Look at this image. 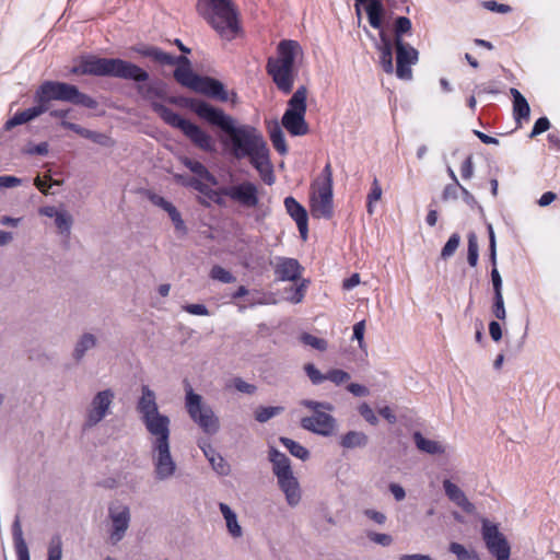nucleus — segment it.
<instances>
[{
  "label": "nucleus",
  "mask_w": 560,
  "mask_h": 560,
  "mask_svg": "<svg viewBox=\"0 0 560 560\" xmlns=\"http://www.w3.org/2000/svg\"><path fill=\"white\" fill-rule=\"evenodd\" d=\"M363 515L378 525H384L387 520L383 512L373 509H365L363 511Z\"/></svg>",
  "instance_id": "nucleus-60"
},
{
  "label": "nucleus",
  "mask_w": 560,
  "mask_h": 560,
  "mask_svg": "<svg viewBox=\"0 0 560 560\" xmlns=\"http://www.w3.org/2000/svg\"><path fill=\"white\" fill-rule=\"evenodd\" d=\"M460 243V237L458 234H453L444 245L441 252V257L443 259H447L454 255L456 249L458 248Z\"/></svg>",
  "instance_id": "nucleus-48"
},
{
  "label": "nucleus",
  "mask_w": 560,
  "mask_h": 560,
  "mask_svg": "<svg viewBox=\"0 0 560 560\" xmlns=\"http://www.w3.org/2000/svg\"><path fill=\"white\" fill-rule=\"evenodd\" d=\"M150 201L156 206L162 208L164 211H166L168 214L176 210L175 206H173L170 201H167L165 198L159 195H151L149 197Z\"/></svg>",
  "instance_id": "nucleus-55"
},
{
  "label": "nucleus",
  "mask_w": 560,
  "mask_h": 560,
  "mask_svg": "<svg viewBox=\"0 0 560 560\" xmlns=\"http://www.w3.org/2000/svg\"><path fill=\"white\" fill-rule=\"evenodd\" d=\"M197 444L208 460H210V458L214 457L218 454L207 439H199Z\"/></svg>",
  "instance_id": "nucleus-62"
},
{
  "label": "nucleus",
  "mask_w": 560,
  "mask_h": 560,
  "mask_svg": "<svg viewBox=\"0 0 560 560\" xmlns=\"http://www.w3.org/2000/svg\"><path fill=\"white\" fill-rule=\"evenodd\" d=\"M510 93L513 96V113L515 119L517 121H520L521 119H527L530 113L528 102L517 89L512 88L510 90Z\"/></svg>",
  "instance_id": "nucleus-30"
},
{
  "label": "nucleus",
  "mask_w": 560,
  "mask_h": 560,
  "mask_svg": "<svg viewBox=\"0 0 560 560\" xmlns=\"http://www.w3.org/2000/svg\"><path fill=\"white\" fill-rule=\"evenodd\" d=\"M378 49L381 51L380 55V63L383 70L387 73H393L394 65H393V51H392V43L389 38L381 33V42L378 45Z\"/></svg>",
  "instance_id": "nucleus-29"
},
{
  "label": "nucleus",
  "mask_w": 560,
  "mask_h": 560,
  "mask_svg": "<svg viewBox=\"0 0 560 560\" xmlns=\"http://www.w3.org/2000/svg\"><path fill=\"white\" fill-rule=\"evenodd\" d=\"M180 162L192 172L201 182L205 180L211 185H215V177L206 168V166L199 161L191 160L187 156L180 158Z\"/></svg>",
  "instance_id": "nucleus-27"
},
{
  "label": "nucleus",
  "mask_w": 560,
  "mask_h": 560,
  "mask_svg": "<svg viewBox=\"0 0 560 560\" xmlns=\"http://www.w3.org/2000/svg\"><path fill=\"white\" fill-rule=\"evenodd\" d=\"M413 441L419 451L430 454H443L445 452L444 446L434 440L424 438L420 432L413 434Z\"/></svg>",
  "instance_id": "nucleus-32"
},
{
  "label": "nucleus",
  "mask_w": 560,
  "mask_h": 560,
  "mask_svg": "<svg viewBox=\"0 0 560 560\" xmlns=\"http://www.w3.org/2000/svg\"><path fill=\"white\" fill-rule=\"evenodd\" d=\"M197 11L223 39H233L241 30L232 0H198Z\"/></svg>",
  "instance_id": "nucleus-5"
},
{
  "label": "nucleus",
  "mask_w": 560,
  "mask_h": 560,
  "mask_svg": "<svg viewBox=\"0 0 560 560\" xmlns=\"http://www.w3.org/2000/svg\"><path fill=\"white\" fill-rule=\"evenodd\" d=\"M270 139H271V142H272L275 149L279 153L285 154L288 152V147H287L285 139H284V133H283V131L281 130V128L278 125H276L270 130Z\"/></svg>",
  "instance_id": "nucleus-40"
},
{
  "label": "nucleus",
  "mask_w": 560,
  "mask_h": 560,
  "mask_svg": "<svg viewBox=\"0 0 560 560\" xmlns=\"http://www.w3.org/2000/svg\"><path fill=\"white\" fill-rule=\"evenodd\" d=\"M210 277L213 280H218L222 283H232L235 281V277L230 271H228L226 269L219 265L212 267L210 271Z\"/></svg>",
  "instance_id": "nucleus-43"
},
{
  "label": "nucleus",
  "mask_w": 560,
  "mask_h": 560,
  "mask_svg": "<svg viewBox=\"0 0 560 560\" xmlns=\"http://www.w3.org/2000/svg\"><path fill=\"white\" fill-rule=\"evenodd\" d=\"M410 28H411L410 20L406 16H399L396 20V25H395L396 38H398V37L401 38V35L404 33L409 32Z\"/></svg>",
  "instance_id": "nucleus-59"
},
{
  "label": "nucleus",
  "mask_w": 560,
  "mask_h": 560,
  "mask_svg": "<svg viewBox=\"0 0 560 560\" xmlns=\"http://www.w3.org/2000/svg\"><path fill=\"white\" fill-rule=\"evenodd\" d=\"M306 95V88L300 86L290 98L289 107L282 116V126L294 137L304 136L308 132V126L305 121Z\"/></svg>",
  "instance_id": "nucleus-8"
},
{
  "label": "nucleus",
  "mask_w": 560,
  "mask_h": 560,
  "mask_svg": "<svg viewBox=\"0 0 560 560\" xmlns=\"http://www.w3.org/2000/svg\"><path fill=\"white\" fill-rule=\"evenodd\" d=\"M185 407L191 420L208 435L220 431V419L212 407L206 404L202 396L195 393L191 387L186 389Z\"/></svg>",
  "instance_id": "nucleus-7"
},
{
  "label": "nucleus",
  "mask_w": 560,
  "mask_h": 560,
  "mask_svg": "<svg viewBox=\"0 0 560 560\" xmlns=\"http://www.w3.org/2000/svg\"><path fill=\"white\" fill-rule=\"evenodd\" d=\"M152 106H153L154 112L156 114H159L160 117L172 127H175V128H178L179 130H182L184 125L187 122V119L182 118L179 115L174 113L171 108H168L162 104L153 103Z\"/></svg>",
  "instance_id": "nucleus-31"
},
{
  "label": "nucleus",
  "mask_w": 560,
  "mask_h": 560,
  "mask_svg": "<svg viewBox=\"0 0 560 560\" xmlns=\"http://www.w3.org/2000/svg\"><path fill=\"white\" fill-rule=\"evenodd\" d=\"M483 539L489 551L497 557V560H509L510 546L497 526L485 522Z\"/></svg>",
  "instance_id": "nucleus-16"
},
{
  "label": "nucleus",
  "mask_w": 560,
  "mask_h": 560,
  "mask_svg": "<svg viewBox=\"0 0 560 560\" xmlns=\"http://www.w3.org/2000/svg\"><path fill=\"white\" fill-rule=\"evenodd\" d=\"M174 178L178 184H182L187 187H192L194 189L198 190L199 192L206 195L209 198H211L212 194H214L207 183H203L198 178L187 177L182 174H175Z\"/></svg>",
  "instance_id": "nucleus-34"
},
{
  "label": "nucleus",
  "mask_w": 560,
  "mask_h": 560,
  "mask_svg": "<svg viewBox=\"0 0 560 560\" xmlns=\"http://www.w3.org/2000/svg\"><path fill=\"white\" fill-rule=\"evenodd\" d=\"M175 65H177L174 71L175 79L182 85L195 91L201 77L192 72L189 60L184 56H179Z\"/></svg>",
  "instance_id": "nucleus-20"
},
{
  "label": "nucleus",
  "mask_w": 560,
  "mask_h": 560,
  "mask_svg": "<svg viewBox=\"0 0 560 560\" xmlns=\"http://www.w3.org/2000/svg\"><path fill=\"white\" fill-rule=\"evenodd\" d=\"M220 192L245 208H255L259 203L258 188L248 180L223 187Z\"/></svg>",
  "instance_id": "nucleus-12"
},
{
  "label": "nucleus",
  "mask_w": 560,
  "mask_h": 560,
  "mask_svg": "<svg viewBox=\"0 0 560 560\" xmlns=\"http://www.w3.org/2000/svg\"><path fill=\"white\" fill-rule=\"evenodd\" d=\"M301 405L313 411L312 416L301 419L303 429L322 436H330L336 432L337 421L328 413L334 410L331 404L304 399Z\"/></svg>",
  "instance_id": "nucleus-6"
},
{
  "label": "nucleus",
  "mask_w": 560,
  "mask_h": 560,
  "mask_svg": "<svg viewBox=\"0 0 560 560\" xmlns=\"http://www.w3.org/2000/svg\"><path fill=\"white\" fill-rule=\"evenodd\" d=\"M198 149L205 152L215 151L214 139L196 124L187 120L180 130Z\"/></svg>",
  "instance_id": "nucleus-17"
},
{
  "label": "nucleus",
  "mask_w": 560,
  "mask_h": 560,
  "mask_svg": "<svg viewBox=\"0 0 560 560\" xmlns=\"http://www.w3.org/2000/svg\"><path fill=\"white\" fill-rule=\"evenodd\" d=\"M62 558V541L59 536H54L48 545V559L47 560H61Z\"/></svg>",
  "instance_id": "nucleus-45"
},
{
  "label": "nucleus",
  "mask_w": 560,
  "mask_h": 560,
  "mask_svg": "<svg viewBox=\"0 0 560 560\" xmlns=\"http://www.w3.org/2000/svg\"><path fill=\"white\" fill-rule=\"evenodd\" d=\"M114 399L115 393L109 388L97 392L86 408L83 429L89 430L96 427L110 415Z\"/></svg>",
  "instance_id": "nucleus-9"
},
{
  "label": "nucleus",
  "mask_w": 560,
  "mask_h": 560,
  "mask_svg": "<svg viewBox=\"0 0 560 560\" xmlns=\"http://www.w3.org/2000/svg\"><path fill=\"white\" fill-rule=\"evenodd\" d=\"M365 11L369 18V23L374 28H380L382 24V15L384 12L383 5L380 0H371L365 2Z\"/></svg>",
  "instance_id": "nucleus-35"
},
{
  "label": "nucleus",
  "mask_w": 560,
  "mask_h": 560,
  "mask_svg": "<svg viewBox=\"0 0 560 560\" xmlns=\"http://www.w3.org/2000/svg\"><path fill=\"white\" fill-rule=\"evenodd\" d=\"M270 460L272 463V470L277 479L280 477L293 475L290 459L284 454L277 450H272L270 452Z\"/></svg>",
  "instance_id": "nucleus-26"
},
{
  "label": "nucleus",
  "mask_w": 560,
  "mask_h": 560,
  "mask_svg": "<svg viewBox=\"0 0 560 560\" xmlns=\"http://www.w3.org/2000/svg\"><path fill=\"white\" fill-rule=\"evenodd\" d=\"M478 257H479V247H478L477 236H476V234L470 233L468 236V255H467L468 264L471 267H476L477 262H478Z\"/></svg>",
  "instance_id": "nucleus-42"
},
{
  "label": "nucleus",
  "mask_w": 560,
  "mask_h": 560,
  "mask_svg": "<svg viewBox=\"0 0 560 560\" xmlns=\"http://www.w3.org/2000/svg\"><path fill=\"white\" fill-rule=\"evenodd\" d=\"M305 287L306 285L303 282L296 288H290L289 289L290 295L287 296V300L294 304L302 302L304 294H305Z\"/></svg>",
  "instance_id": "nucleus-58"
},
{
  "label": "nucleus",
  "mask_w": 560,
  "mask_h": 560,
  "mask_svg": "<svg viewBox=\"0 0 560 560\" xmlns=\"http://www.w3.org/2000/svg\"><path fill=\"white\" fill-rule=\"evenodd\" d=\"M219 509L225 520L228 532L234 538L241 537L243 535V529L238 524L237 515L235 512H233L232 509L225 503H220Z\"/></svg>",
  "instance_id": "nucleus-33"
},
{
  "label": "nucleus",
  "mask_w": 560,
  "mask_h": 560,
  "mask_svg": "<svg viewBox=\"0 0 560 560\" xmlns=\"http://www.w3.org/2000/svg\"><path fill=\"white\" fill-rule=\"evenodd\" d=\"M195 91L212 97H217L221 101L228 100V93L224 89V85L220 81L212 78L201 77Z\"/></svg>",
  "instance_id": "nucleus-25"
},
{
  "label": "nucleus",
  "mask_w": 560,
  "mask_h": 560,
  "mask_svg": "<svg viewBox=\"0 0 560 560\" xmlns=\"http://www.w3.org/2000/svg\"><path fill=\"white\" fill-rule=\"evenodd\" d=\"M12 534H13L15 552L18 553V552H22V551H27L28 548H27V545L23 537V530H22V526H21V522H20L19 517L15 518V521L12 525Z\"/></svg>",
  "instance_id": "nucleus-39"
},
{
  "label": "nucleus",
  "mask_w": 560,
  "mask_h": 560,
  "mask_svg": "<svg viewBox=\"0 0 560 560\" xmlns=\"http://www.w3.org/2000/svg\"><path fill=\"white\" fill-rule=\"evenodd\" d=\"M359 412L364 418V420L370 424L376 425L378 423V419L375 416L373 409L366 402H363L359 407Z\"/></svg>",
  "instance_id": "nucleus-57"
},
{
  "label": "nucleus",
  "mask_w": 560,
  "mask_h": 560,
  "mask_svg": "<svg viewBox=\"0 0 560 560\" xmlns=\"http://www.w3.org/2000/svg\"><path fill=\"white\" fill-rule=\"evenodd\" d=\"M492 313L495 316V318H498L500 320H504L506 318V311L504 307L503 295H494Z\"/></svg>",
  "instance_id": "nucleus-52"
},
{
  "label": "nucleus",
  "mask_w": 560,
  "mask_h": 560,
  "mask_svg": "<svg viewBox=\"0 0 560 560\" xmlns=\"http://www.w3.org/2000/svg\"><path fill=\"white\" fill-rule=\"evenodd\" d=\"M228 386L234 387L237 392L248 395H253L257 390V387L254 384L247 383L241 377L233 378Z\"/></svg>",
  "instance_id": "nucleus-49"
},
{
  "label": "nucleus",
  "mask_w": 560,
  "mask_h": 560,
  "mask_svg": "<svg viewBox=\"0 0 560 560\" xmlns=\"http://www.w3.org/2000/svg\"><path fill=\"white\" fill-rule=\"evenodd\" d=\"M280 442L282 445L295 457L305 460L310 456V452L300 443L289 439V438H281Z\"/></svg>",
  "instance_id": "nucleus-37"
},
{
  "label": "nucleus",
  "mask_w": 560,
  "mask_h": 560,
  "mask_svg": "<svg viewBox=\"0 0 560 560\" xmlns=\"http://www.w3.org/2000/svg\"><path fill=\"white\" fill-rule=\"evenodd\" d=\"M21 184H22V179L19 177L11 176V175L0 176V189L18 187Z\"/></svg>",
  "instance_id": "nucleus-64"
},
{
  "label": "nucleus",
  "mask_w": 560,
  "mask_h": 560,
  "mask_svg": "<svg viewBox=\"0 0 560 560\" xmlns=\"http://www.w3.org/2000/svg\"><path fill=\"white\" fill-rule=\"evenodd\" d=\"M109 540L113 545L121 541L130 526V508L121 502H113L108 506Z\"/></svg>",
  "instance_id": "nucleus-11"
},
{
  "label": "nucleus",
  "mask_w": 560,
  "mask_h": 560,
  "mask_svg": "<svg viewBox=\"0 0 560 560\" xmlns=\"http://www.w3.org/2000/svg\"><path fill=\"white\" fill-rule=\"evenodd\" d=\"M75 93L77 86L74 85L63 82L47 81L40 85L38 91V101L45 103L56 100L72 103L73 95H75Z\"/></svg>",
  "instance_id": "nucleus-15"
},
{
  "label": "nucleus",
  "mask_w": 560,
  "mask_h": 560,
  "mask_svg": "<svg viewBox=\"0 0 560 560\" xmlns=\"http://www.w3.org/2000/svg\"><path fill=\"white\" fill-rule=\"evenodd\" d=\"M304 371L314 385H319L323 382L327 381V377H325V374L322 373L313 363H306L304 365Z\"/></svg>",
  "instance_id": "nucleus-47"
},
{
  "label": "nucleus",
  "mask_w": 560,
  "mask_h": 560,
  "mask_svg": "<svg viewBox=\"0 0 560 560\" xmlns=\"http://www.w3.org/2000/svg\"><path fill=\"white\" fill-rule=\"evenodd\" d=\"M73 74H92L114 77L136 82L147 81L149 74L135 63L119 58L83 57L80 63L71 69Z\"/></svg>",
  "instance_id": "nucleus-4"
},
{
  "label": "nucleus",
  "mask_w": 560,
  "mask_h": 560,
  "mask_svg": "<svg viewBox=\"0 0 560 560\" xmlns=\"http://www.w3.org/2000/svg\"><path fill=\"white\" fill-rule=\"evenodd\" d=\"M80 136L83 138L90 139L94 143H97L102 147H112L113 145V140L107 135L102 133V132L92 131L86 128H83Z\"/></svg>",
  "instance_id": "nucleus-41"
},
{
  "label": "nucleus",
  "mask_w": 560,
  "mask_h": 560,
  "mask_svg": "<svg viewBox=\"0 0 560 560\" xmlns=\"http://www.w3.org/2000/svg\"><path fill=\"white\" fill-rule=\"evenodd\" d=\"M39 214L54 218L58 233L67 237L70 236L74 220L72 214L67 209L46 206L39 209Z\"/></svg>",
  "instance_id": "nucleus-18"
},
{
  "label": "nucleus",
  "mask_w": 560,
  "mask_h": 560,
  "mask_svg": "<svg viewBox=\"0 0 560 560\" xmlns=\"http://www.w3.org/2000/svg\"><path fill=\"white\" fill-rule=\"evenodd\" d=\"M136 409L148 433L150 447L171 443V418L160 412L156 395L148 385H142Z\"/></svg>",
  "instance_id": "nucleus-2"
},
{
  "label": "nucleus",
  "mask_w": 560,
  "mask_h": 560,
  "mask_svg": "<svg viewBox=\"0 0 560 560\" xmlns=\"http://www.w3.org/2000/svg\"><path fill=\"white\" fill-rule=\"evenodd\" d=\"M443 489L447 498L466 513H472L475 505L467 499L464 491L451 480L443 481Z\"/></svg>",
  "instance_id": "nucleus-24"
},
{
  "label": "nucleus",
  "mask_w": 560,
  "mask_h": 560,
  "mask_svg": "<svg viewBox=\"0 0 560 560\" xmlns=\"http://www.w3.org/2000/svg\"><path fill=\"white\" fill-rule=\"evenodd\" d=\"M310 209L312 215L316 219H330L334 214L332 188L314 185Z\"/></svg>",
  "instance_id": "nucleus-14"
},
{
  "label": "nucleus",
  "mask_w": 560,
  "mask_h": 560,
  "mask_svg": "<svg viewBox=\"0 0 560 560\" xmlns=\"http://www.w3.org/2000/svg\"><path fill=\"white\" fill-rule=\"evenodd\" d=\"M138 92L141 94V96L145 100L152 101L155 97L161 96V91L155 85H139Z\"/></svg>",
  "instance_id": "nucleus-54"
},
{
  "label": "nucleus",
  "mask_w": 560,
  "mask_h": 560,
  "mask_svg": "<svg viewBox=\"0 0 560 560\" xmlns=\"http://www.w3.org/2000/svg\"><path fill=\"white\" fill-rule=\"evenodd\" d=\"M278 485L285 495V501L291 508H295L300 504L302 499V492L300 483L294 475L280 477L277 479Z\"/></svg>",
  "instance_id": "nucleus-21"
},
{
  "label": "nucleus",
  "mask_w": 560,
  "mask_h": 560,
  "mask_svg": "<svg viewBox=\"0 0 560 560\" xmlns=\"http://www.w3.org/2000/svg\"><path fill=\"white\" fill-rule=\"evenodd\" d=\"M97 346L98 338L96 335L90 331L81 334L73 346L72 359L77 363L81 362L85 358L86 353L95 349Z\"/></svg>",
  "instance_id": "nucleus-23"
},
{
  "label": "nucleus",
  "mask_w": 560,
  "mask_h": 560,
  "mask_svg": "<svg viewBox=\"0 0 560 560\" xmlns=\"http://www.w3.org/2000/svg\"><path fill=\"white\" fill-rule=\"evenodd\" d=\"M284 410L283 407L275 406V407H258L255 410V419L260 422L265 423L271 418L282 413Z\"/></svg>",
  "instance_id": "nucleus-38"
},
{
  "label": "nucleus",
  "mask_w": 560,
  "mask_h": 560,
  "mask_svg": "<svg viewBox=\"0 0 560 560\" xmlns=\"http://www.w3.org/2000/svg\"><path fill=\"white\" fill-rule=\"evenodd\" d=\"M368 538L377 544V545H381L383 547H387L389 545H392L393 542V537L388 534H384V533H375V532H370L368 533Z\"/></svg>",
  "instance_id": "nucleus-53"
},
{
  "label": "nucleus",
  "mask_w": 560,
  "mask_h": 560,
  "mask_svg": "<svg viewBox=\"0 0 560 560\" xmlns=\"http://www.w3.org/2000/svg\"><path fill=\"white\" fill-rule=\"evenodd\" d=\"M209 463H210L212 469L214 471H217L219 475H221V476L229 475L230 466L220 454H217L214 457L210 458Z\"/></svg>",
  "instance_id": "nucleus-50"
},
{
  "label": "nucleus",
  "mask_w": 560,
  "mask_h": 560,
  "mask_svg": "<svg viewBox=\"0 0 560 560\" xmlns=\"http://www.w3.org/2000/svg\"><path fill=\"white\" fill-rule=\"evenodd\" d=\"M364 332H365V320H361L353 326V339L358 340L359 347L362 350L366 349V345L364 342Z\"/></svg>",
  "instance_id": "nucleus-56"
},
{
  "label": "nucleus",
  "mask_w": 560,
  "mask_h": 560,
  "mask_svg": "<svg viewBox=\"0 0 560 560\" xmlns=\"http://www.w3.org/2000/svg\"><path fill=\"white\" fill-rule=\"evenodd\" d=\"M302 57L303 49L296 40L283 39L278 44L277 57L268 59L267 72L281 92L292 91L298 75L295 61Z\"/></svg>",
  "instance_id": "nucleus-3"
},
{
  "label": "nucleus",
  "mask_w": 560,
  "mask_h": 560,
  "mask_svg": "<svg viewBox=\"0 0 560 560\" xmlns=\"http://www.w3.org/2000/svg\"><path fill=\"white\" fill-rule=\"evenodd\" d=\"M275 272L282 281H294L301 275V266L293 258H278L275 264Z\"/></svg>",
  "instance_id": "nucleus-22"
},
{
  "label": "nucleus",
  "mask_w": 560,
  "mask_h": 560,
  "mask_svg": "<svg viewBox=\"0 0 560 560\" xmlns=\"http://www.w3.org/2000/svg\"><path fill=\"white\" fill-rule=\"evenodd\" d=\"M395 45L396 74L401 80H410L412 78L411 66L418 61V50L399 37L395 39Z\"/></svg>",
  "instance_id": "nucleus-13"
},
{
  "label": "nucleus",
  "mask_w": 560,
  "mask_h": 560,
  "mask_svg": "<svg viewBox=\"0 0 560 560\" xmlns=\"http://www.w3.org/2000/svg\"><path fill=\"white\" fill-rule=\"evenodd\" d=\"M300 339L304 345L310 346L319 351H325L327 349V341L325 339L315 337L311 334L304 332L301 335Z\"/></svg>",
  "instance_id": "nucleus-46"
},
{
  "label": "nucleus",
  "mask_w": 560,
  "mask_h": 560,
  "mask_svg": "<svg viewBox=\"0 0 560 560\" xmlns=\"http://www.w3.org/2000/svg\"><path fill=\"white\" fill-rule=\"evenodd\" d=\"M325 377H327V381H330L335 385L339 386L347 383L351 378V375L348 372L340 369H330L325 374Z\"/></svg>",
  "instance_id": "nucleus-44"
},
{
  "label": "nucleus",
  "mask_w": 560,
  "mask_h": 560,
  "mask_svg": "<svg viewBox=\"0 0 560 560\" xmlns=\"http://www.w3.org/2000/svg\"><path fill=\"white\" fill-rule=\"evenodd\" d=\"M550 127V122L548 120V118L546 117H541L539 119L536 120L535 125H534V128L530 132V137H536L545 131H547Z\"/></svg>",
  "instance_id": "nucleus-63"
},
{
  "label": "nucleus",
  "mask_w": 560,
  "mask_h": 560,
  "mask_svg": "<svg viewBox=\"0 0 560 560\" xmlns=\"http://www.w3.org/2000/svg\"><path fill=\"white\" fill-rule=\"evenodd\" d=\"M450 551L456 555L458 560H470L471 558L469 551L458 542H452L450 545Z\"/></svg>",
  "instance_id": "nucleus-61"
},
{
  "label": "nucleus",
  "mask_w": 560,
  "mask_h": 560,
  "mask_svg": "<svg viewBox=\"0 0 560 560\" xmlns=\"http://www.w3.org/2000/svg\"><path fill=\"white\" fill-rule=\"evenodd\" d=\"M72 103L75 105H82L88 108H96L97 106V102L94 98L84 93H81L78 89L75 95H73Z\"/></svg>",
  "instance_id": "nucleus-51"
},
{
  "label": "nucleus",
  "mask_w": 560,
  "mask_h": 560,
  "mask_svg": "<svg viewBox=\"0 0 560 560\" xmlns=\"http://www.w3.org/2000/svg\"><path fill=\"white\" fill-rule=\"evenodd\" d=\"M284 207L290 217L295 221L301 237L307 238L308 233V215L305 208L299 203L293 197H287L284 199Z\"/></svg>",
  "instance_id": "nucleus-19"
},
{
  "label": "nucleus",
  "mask_w": 560,
  "mask_h": 560,
  "mask_svg": "<svg viewBox=\"0 0 560 560\" xmlns=\"http://www.w3.org/2000/svg\"><path fill=\"white\" fill-rule=\"evenodd\" d=\"M194 110L199 117L221 128L228 135L221 138V142L232 156L237 160L249 159L250 164L264 176V180L268 185L273 183L269 149L259 130L250 125L236 124L232 116L205 102L196 103Z\"/></svg>",
  "instance_id": "nucleus-1"
},
{
  "label": "nucleus",
  "mask_w": 560,
  "mask_h": 560,
  "mask_svg": "<svg viewBox=\"0 0 560 560\" xmlns=\"http://www.w3.org/2000/svg\"><path fill=\"white\" fill-rule=\"evenodd\" d=\"M368 435L360 431H349L346 433L340 441V444L345 448L364 447L368 444Z\"/></svg>",
  "instance_id": "nucleus-36"
},
{
  "label": "nucleus",
  "mask_w": 560,
  "mask_h": 560,
  "mask_svg": "<svg viewBox=\"0 0 560 560\" xmlns=\"http://www.w3.org/2000/svg\"><path fill=\"white\" fill-rule=\"evenodd\" d=\"M150 453L154 479L163 482L174 478L177 464L171 452V443L150 447Z\"/></svg>",
  "instance_id": "nucleus-10"
},
{
  "label": "nucleus",
  "mask_w": 560,
  "mask_h": 560,
  "mask_svg": "<svg viewBox=\"0 0 560 560\" xmlns=\"http://www.w3.org/2000/svg\"><path fill=\"white\" fill-rule=\"evenodd\" d=\"M139 54L145 57L152 58L154 61L161 65L173 66L177 61V57L163 51L162 49L154 46H145L136 49Z\"/></svg>",
  "instance_id": "nucleus-28"
}]
</instances>
